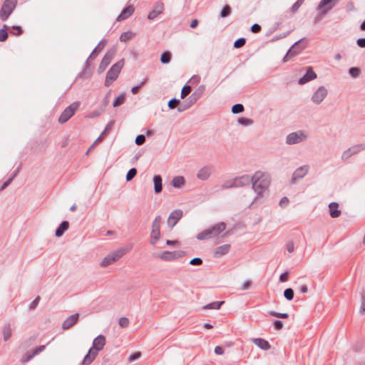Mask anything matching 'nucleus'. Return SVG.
Returning a JSON list of instances; mask_svg holds the SVG:
<instances>
[{
    "instance_id": "f257e3e1",
    "label": "nucleus",
    "mask_w": 365,
    "mask_h": 365,
    "mask_svg": "<svg viewBox=\"0 0 365 365\" xmlns=\"http://www.w3.org/2000/svg\"><path fill=\"white\" fill-rule=\"evenodd\" d=\"M252 188L257 193L256 197L250 206L255 203H262L261 199L264 197V192L268 190L270 185V179L268 175L261 171H257L252 175Z\"/></svg>"
},
{
    "instance_id": "f03ea898",
    "label": "nucleus",
    "mask_w": 365,
    "mask_h": 365,
    "mask_svg": "<svg viewBox=\"0 0 365 365\" xmlns=\"http://www.w3.org/2000/svg\"><path fill=\"white\" fill-rule=\"evenodd\" d=\"M124 58H121L118 62L114 63L108 71L105 80V86L106 87L110 86L113 83V82L117 79L119 73H120L124 66Z\"/></svg>"
},
{
    "instance_id": "7ed1b4c3",
    "label": "nucleus",
    "mask_w": 365,
    "mask_h": 365,
    "mask_svg": "<svg viewBox=\"0 0 365 365\" xmlns=\"http://www.w3.org/2000/svg\"><path fill=\"white\" fill-rule=\"evenodd\" d=\"M226 228V224L223 222H219L211 228L207 229L200 233H199L197 236V238L200 240L210 239L213 237H216L220 235L222 232H223Z\"/></svg>"
},
{
    "instance_id": "20e7f679",
    "label": "nucleus",
    "mask_w": 365,
    "mask_h": 365,
    "mask_svg": "<svg viewBox=\"0 0 365 365\" xmlns=\"http://www.w3.org/2000/svg\"><path fill=\"white\" fill-rule=\"evenodd\" d=\"M80 103L78 101H76L66 107L59 116L58 120V123L60 124H63L68 121L78 109Z\"/></svg>"
},
{
    "instance_id": "39448f33",
    "label": "nucleus",
    "mask_w": 365,
    "mask_h": 365,
    "mask_svg": "<svg viewBox=\"0 0 365 365\" xmlns=\"http://www.w3.org/2000/svg\"><path fill=\"white\" fill-rule=\"evenodd\" d=\"M17 4V0H5L0 10L2 21H6L12 14Z\"/></svg>"
},
{
    "instance_id": "423d86ee",
    "label": "nucleus",
    "mask_w": 365,
    "mask_h": 365,
    "mask_svg": "<svg viewBox=\"0 0 365 365\" xmlns=\"http://www.w3.org/2000/svg\"><path fill=\"white\" fill-rule=\"evenodd\" d=\"M126 253V250L125 248H120L106 256L103 259L101 262V266L107 267L120 257H122Z\"/></svg>"
},
{
    "instance_id": "0eeeda50",
    "label": "nucleus",
    "mask_w": 365,
    "mask_h": 365,
    "mask_svg": "<svg viewBox=\"0 0 365 365\" xmlns=\"http://www.w3.org/2000/svg\"><path fill=\"white\" fill-rule=\"evenodd\" d=\"M304 40V38L299 39L290 47L283 58L284 62L287 61L290 58L299 54L306 48Z\"/></svg>"
},
{
    "instance_id": "6e6552de",
    "label": "nucleus",
    "mask_w": 365,
    "mask_h": 365,
    "mask_svg": "<svg viewBox=\"0 0 365 365\" xmlns=\"http://www.w3.org/2000/svg\"><path fill=\"white\" fill-rule=\"evenodd\" d=\"M162 218L160 215L155 217L152 223V230L150 232V244L155 245L157 240L160 238V225Z\"/></svg>"
},
{
    "instance_id": "1a4fd4ad",
    "label": "nucleus",
    "mask_w": 365,
    "mask_h": 365,
    "mask_svg": "<svg viewBox=\"0 0 365 365\" xmlns=\"http://www.w3.org/2000/svg\"><path fill=\"white\" fill-rule=\"evenodd\" d=\"M116 48L115 47H113L107 51L98 66V73H103L106 69L110 63L111 61L114 58Z\"/></svg>"
},
{
    "instance_id": "9d476101",
    "label": "nucleus",
    "mask_w": 365,
    "mask_h": 365,
    "mask_svg": "<svg viewBox=\"0 0 365 365\" xmlns=\"http://www.w3.org/2000/svg\"><path fill=\"white\" fill-rule=\"evenodd\" d=\"M334 0H321L317 6L319 15L315 18V22L319 19L320 16H325L335 6Z\"/></svg>"
},
{
    "instance_id": "9b49d317",
    "label": "nucleus",
    "mask_w": 365,
    "mask_h": 365,
    "mask_svg": "<svg viewBox=\"0 0 365 365\" xmlns=\"http://www.w3.org/2000/svg\"><path fill=\"white\" fill-rule=\"evenodd\" d=\"M334 0H321L317 6L319 15L315 18V22L319 19L320 16H325L335 6Z\"/></svg>"
},
{
    "instance_id": "f8f14e48",
    "label": "nucleus",
    "mask_w": 365,
    "mask_h": 365,
    "mask_svg": "<svg viewBox=\"0 0 365 365\" xmlns=\"http://www.w3.org/2000/svg\"><path fill=\"white\" fill-rule=\"evenodd\" d=\"M307 137L302 130L293 132L287 136L286 143L288 145L297 144L307 139Z\"/></svg>"
},
{
    "instance_id": "ddd939ff",
    "label": "nucleus",
    "mask_w": 365,
    "mask_h": 365,
    "mask_svg": "<svg viewBox=\"0 0 365 365\" xmlns=\"http://www.w3.org/2000/svg\"><path fill=\"white\" fill-rule=\"evenodd\" d=\"M185 255V252L180 250V251H164L162 252L159 257L164 261L170 262L173 261L176 259L181 258Z\"/></svg>"
},
{
    "instance_id": "4468645a",
    "label": "nucleus",
    "mask_w": 365,
    "mask_h": 365,
    "mask_svg": "<svg viewBox=\"0 0 365 365\" xmlns=\"http://www.w3.org/2000/svg\"><path fill=\"white\" fill-rule=\"evenodd\" d=\"M327 93L328 91L324 86H319L312 96V102L317 105L321 103L327 96Z\"/></svg>"
},
{
    "instance_id": "2eb2a0df",
    "label": "nucleus",
    "mask_w": 365,
    "mask_h": 365,
    "mask_svg": "<svg viewBox=\"0 0 365 365\" xmlns=\"http://www.w3.org/2000/svg\"><path fill=\"white\" fill-rule=\"evenodd\" d=\"M183 212L181 210L177 209L173 210L169 215L167 223L168 226L173 229L174 226L182 218Z\"/></svg>"
},
{
    "instance_id": "dca6fc26",
    "label": "nucleus",
    "mask_w": 365,
    "mask_h": 365,
    "mask_svg": "<svg viewBox=\"0 0 365 365\" xmlns=\"http://www.w3.org/2000/svg\"><path fill=\"white\" fill-rule=\"evenodd\" d=\"M46 349L45 345H41L36 347L34 350L27 351L21 358V361L22 363H27L31 360L36 355L40 354Z\"/></svg>"
},
{
    "instance_id": "f3484780",
    "label": "nucleus",
    "mask_w": 365,
    "mask_h": 365,
    "mask_svg": "<svg viewBox=\"0 0 365 365\" xmlns=\"http://www.w3.org/2000/svg\"><path fill=\"white\" fill-rule=\"evenodd\" d=\"M309 169L307 165L298 168L292 174L291 182L294 184L298 179L303 178L308 173Z\"/></svg>"
},
{
    "instance_id": "a211bd4d",
    "label": "nucleus",
    "mask_w": 365,
    "mask_h": 365,
    "mask_svg": "<svg viewBox=\"0 0 365 365\" xmlns=\"http://www.w3.org/2000/svg\"><path fill=\"white\" fill-rule=\"evenodd\" d=\"M316 78H317V74L314 71L313 68L311 66H309L307 68L306 73L299 79L298 83L299 85H304V84L309 82L310 81L315 79Z\"/></svg>"
},
{
    "instance_id": "6ab92c4d",
    "label": "nucleus",
    "mask_w": 365,
    "mask_h": 365,
    "mask_svg": "<svg viewBox=\"0 0 365 365\" xmlns=\"http://www.w3.org/2000/svg\"><path fill=\"white\" fill-rule=\"evenodd\" d=\"M234 179L235 187H242L249 185L252 180V176L247 174L236 177Z\"/></svg>"
},
{
    "instance_id": "aec40b11",
    "label": "nucleus",
    "mask_w": 365,
    "mask_h": 365,
    "mask_svg": "<svg viewBox=\"0 0 365 365\" xmlns=\"http://www.w3.org/2000/svg\"><path fill=\"white\" fill-rule=\"evenodd\" d=\"M106 43H107V40H106L104 38L102 39L98 43L97 46L93 50V51L91 52V53L90 54L88 58H87V60L86 61V65L88 63L89 61H93L98 56V53L103 49V48L105 47Z\"/></svg>"
},
{
    "instance_id": "412c9836",
    "label": "nucleus",
    "mask_w": 365,
    "mask_h": 365,
    "mask_svg": "<svg viewBox=\"0 0 365 365\" xmlns=\"http://www.w3.org/2000/svg\"><path fill=\"white\" fill-rule=\"evenodd\" d=\"M106 344V337L100 334L93 339V346L91 349L96 351L98 353L99 351L102 350Z\"/></svg>"
},
{
    "instance_id": "4be33fe9",
    "label": "nucleus",
    "mask_w": 365,
    "mask_h": 365,
    "mask_svg": "<svg viewBox=\"0 0 365 365\" xmlns=\"http://www.w3.org/2000/svg\"><path fill=\"white\" fill-rule=\"evenodd\" d=\"M213 171L212 166H205L199 170L197 178L200 180H207L211 175Z\"/></svg>"
},
{
    "instance_id": "5701e85b",
    "label": "nucleus",
    "mask_w": 365,
    "mask_h": 365,
    "mask_svg": "<svg viewBox=\"0 0 365 365\" xmlns=\"http://www.w3.org/2000/svg\"><path fill=\"white\" fill-rule=\"evenodd\" d=\"M79 317V314L76 313L69 316L63 323L62 329H68L72 327L78 321Z\"/></svg>"
},
{
    "instance_id": "b1692460",
    "label": "nucleus",
    "mask_w": 365,
    "mask_h": 365,
    "mask_svg": "<svg viewBox=\"0 0 365 365\" xmlns=\"http://www.w3.org/2000/svg\"><path fill=\"white\" fill-rule=\"evenodd\" d=\"M134 11L135 9L133 6L128 5L122 10L121 13L118 15L116 20L120 21L128 19L134 13Z\"/></svg>"
},
{
    "instance_id": "393cba45",
    "label": "nucleus",
    "mask_w": 365,
    "mask_h": 365,
    "mask_svg": "<svg viewBox=\"0 0 365 365\" xmlns=\"http://www.w3.org/2000/svg\"><path fill=\"white\" fill-rule=\"evenodd\" d=\"M197 101L191 95L185 100L181 105L178 108L179 112L185 111L189 109L192 105H194Z\"/></svg>"
},
{
    "instance_id": "a878e982",
    "label": "nucleus",
    "mask_w": 365,
    "mask_h": 365,
    "mask_svg": "<svg viewBox=\"0 0 365 365\" xmlns=\"http://www.w3.org/2000/svg\"><path fill=\"white\" fill-rule=\"evenodd\" d=\"M164 10V4L163 3H158L154 9L149 13L148 19L149 20H153L159 14H162Z\"/></svg>"
},
{
    "instance_id": "bb28decb",
    "label": "nucleus",
    "mask_w": 365,
    "mask_h": 365,
    "mask_svg": "<svg viewBox=\"0 0 365 365\" xmlns=\"http://www.w3.org/2000/svg\"><path fill=\"white\" fill-rule=\"evenodd\" d=\"M230 250V245L228 244H225L215 248L214 252V257L215 258H220L222 256L227 254Z\"/></svg>"
},
{
    "instance_id": "cd10ccee",
    "label": "nucleus",
    "mask_w": 365,
    "mask_h": 365,
    "mask_svg": "<svg viewBox=\"0 0 365 365\" xmlns=\"http://www.w3.org/2000/svg\"><path fill=\"white\" fill-rule=\"evenodd\" d=\"M98 353L96 351L93 350V349H90L87 354L84 356L83 360L81 362V365L91 364L94 361Z\"/></svg>"
},
{
    "instance_id": "c85d7f7f",
    "label": "nucleus",
    "mask_w": 365,
    "mask_h": 365,
    "mask_svg": "<svg viewBox=\"0 0 365 365\" xmlns=\"http://www.w3.org/2000/svg\"><path fill=\"white\" fill-rule=\"evenodd\" d=\"M154 184V191L156 194L162 192L163 190V179L160 175H155L153 178Z\"/></svg>"
},
{
    "instance_id": "c756f323",
    "label": "nucleus",
    "mask_w": 365,
    "mask_h": 365,
    "mask_svg": "<svg viewBox=\"0 0 365 365\" xmlns=\"http://www.w3.org/2000/svg\"><path fill=\"white\" fill-rule=\"evenodd\" d=\"M253 343L262 350L267 351L271 348L269 343L262 338H256L252 339Z\"/></svg>"
},
{
    "instance_id": "7c9ffc66",
    "label": "nucleus",
    "mask_w": 365,
    "mask_h": 365,
    "mask_svg": "<svg viewBox=\"0 0 365 365\" xmlns=\"http://www.w3.org/2000/svg\"><path fill=\"white\" fill-rule=\"evenodd\" d=\"M329 214L333 218H336L341 215V210H339V204L333 202L329 205Z\"/></svg>"
},
{
    "instance_id": "2f4dec72",
    "label": "nucleus",
    "mask_w": 365,
    "mask_h": 365,
    "mask_svg": "<svg viewBox=\"0 0 365 365\" xmlns=\"http://www.w3.org/2000/svg\"><path fill=\"white\" fill-rule=\"evenodd\" d=\"M69 222L66 220L63 221L59 226L56 228L55 235L57 237L63 236L64 232L68 229Z\"/></svg>"
},
{
    "instance_id": "473e14b6",
    "label": "nucleus",
    "mask_w": 365,
    "mask_h": 365,
    "mask_svg": "<svg viewBox=\"0 0 365 365\" xmlns=\"http://www.w3.org/2000/svg\"><path fill=\"white\" fill-rule=\"evenodd\" d=\"M185 184V180L182 176H175L171 181V185L175 188H181Z\"/></svg>"
},
{
    "instance_id": "72a5a7b5",
    "label": "nucleus",
    "mask_w": 365,
    "mask_h": 365,
    "mask_svg": "<svg viewBox=\"0 0 365 365\" xmlns=\"http://www.w3.org/2000/svg\"><path fill=\"white\" fill-rule=\"evenodd\" d=\"M2 334L4 336V340L5 341H8L11 338L12 331L10 323H6V324H4L2 329Z\"/></svg>"
},
{
    "instance_id": "f704fd0d",
    "label": "nucleus",
    "mask_w": 365,
    "mask_h": 365,
    "mask_svg": "<svg viewBox=\"0 0 365 365\" xmlns=\"http://www.w3.org/2000/svg\"><path fill=\"white\" fill-rule=\"evenodd\" d=\"M205 91V86L200 85L198 86L195 91L191 94V96L195 98V100L198 101L203 95Z\"/></svg>"
},
{
    "instance_id": "c9c22d12",
    "label": "nucleus",
    "mask_w": 365,
    "mask_h": 365,
    "mask_svg": "<svg viewBox=\"0 0 365 365\" xmlns=\"http://www.w3.org/2000/svg\"><path fill=\"white\" fill-rule=\"evenodd\" d=\"M349 150L351 151V155H354L360 153L361 151L365 150V144L364 143H359L354 145L349 148Z\"/></svg>"
},
{
    "instance_id": "e433bc0d",
    "label": "nucleus",
    "mask_w": 365,
    "mask_h": 365,
    "mask_svg": "<svg viewBox=\"0 0 365 365\" xmlns=\"http://www.w3.org/2000/svg\"><path fill=\"white\" fill-rule=\"evenodd\" d=\"M225 303L224 301L220 302H214L210 304L205 305L202 309H219L221 306Z\"/></svg>"
},
{
    "instance_id": "4c0bfd02",
    "label": "nucleus",
    "mask_w": 365,
    "mask_h": 365,
    "mask_svg": "<svg viewBox=\"0 0 365 365\" xmlns=\"http://www.w3.org/2000/svg\"><path fill=\"white\" fill-rule=\"evenodd\" d=\"M172 58V54L170 51H163L160 56V62L163 64H168L170 62Z\"/></svg>"
},
{
    "instance_id": "58836bf2",
    "label": "nucleus",
    "mask_w": 365,
    "mask_h": 365,
    "mask_svg": "<svg viewBox=\"0 0 365 365\" xmlns=\"http://www.w3.org/2000/svg\"><path fill=\"white\" fill-rule=\"evenodd\" d=\"M125 101V95L124 93L118 96L113 101V107H118L124 103Z\"/></svg>"
},
{
    "instance_id": "ea45409f",
    "label": "nucleus",
    "mask_w": 365,
    "mask_h": 365,
    "mask_svg": "<svg viewBox=\"0 0 365 365\" xmlns=\"http://www.w3.org/2000/svg\"><path fill=\"white\" fill-rule=\"evenodd\" d=\"M348 73L352 78H356L361 74V69L358 67H351L349 69Z\"/></svg>"
},
{
    "instance_id": "a19ab883",
    "label": "nucleus",
    "mask_w": 365,
    "mask_h": 365,
    "mask_svg": "<svg viewBox=\"0 0 365 365\" xmlns=\"http://www.w3.org/2000/svg\"><path fill=\"white\" fill-rule=\"evenodd\" d=\"M7 26L4 24L3 28L0 29V42H4L7 40L9 34L6 31Z\"/></svg>"
},
{
    "instance_id": "79ce46f5",
    "label": "nucleus",
    "mask_w": 365,
    "mask_h": 365,
    "mask_svg": "<svg viewBox=\"0 0 365 365\" xmlns=\"http://www.w3.org/2000/svg\"><path fill=\"white\" fill-rule=\"evenodd\" d=\"M232 9L231 7L229 5H225L222 7L220 16L222 18L227 17L231 14Z\"/></svg>"
},
{
    "instance_id": "37998d69",
    "label": "nucleus",
    "mask_w": 365,
    "mask_h": 365,
    "mask_svg": "<svg viewBox=\"0 0 365 365\" xmlns=\"http://www.w3.org/2000/svg\"><path fill=\"white\" fill-rule=\"evenodd\" d=\"M231 110L234 114H238L242 113L245 110V108L242 104L236 103L232 106Z\"/></svg>"
},
{
    "instance_id": "c03bdc74",
    "label": "nucleus",
    "mask_w": 365,
    "mask_h": 365,
    "mask_svg": "<svg viewBox=\"0 0 365 365\" xmlns=\"http://www.w3.org/2000/svg\"><path fill=\"white\" fill-rule=\"evenodd\" d=\"M237 122L239 124L244 125V126L251 125L254 123L253 120H252L250 118H247L245 117L239 118L237 120Z\"/></svg>"
},
{
    "instance_id": "a18cd8bd",
    "label": "nucleus",
    "mask_w": 365,
    "mask_h": 365,
    "mask_svg": "<svg viewBox=\"0 0 365 365\" xmlns=\"http://www.w3.org/2000/svg\"><path fill=\"white\" fill-rule=\"evenodd\" d=\"M192 91V88L190 86L185 84L181 91L180 98L184 99Z\"/></svg>"
},
{
    "instance_id": "49530a36",
    "label": "nucleus",
    "mask_w": 365,
    "mask_h": 365,
    "mask_svg": "<svg viewBox=\"0 0 365 365\" xmlns=\"http://www.w3.org/2000/svg\"><path fill=\"white\" fill-rule=\"evenodd\" d=\"M235 179L229 180L225 181L222 185L221 188L222 190H227L230 188H235V183H234Z\"/></svg>"
},
{
    "instance_id": "de8ad7c7",
    "label": "nucleus",
    "mask_w": 365,
    "mask_h": 365,
    "mask_svg": "<svg viewBox=\"0 0 365 365\" xmlns=\"http://www.w3.org/2000/svg\"><path fill=\"white\" fill-rule=\"evenodd\" d=\"M359 313L363 315L365 313V290L361 292V307Z\"/></svg>"
},
{
    "instance_id": "09e8293b",
    "label": "nucleus",
    "mask_w": 365,
    "mask_h": 365,
    "mask_svg": "<svg viewBox=\"0 0 365 365\" xmlns=\"http://www.w3.org/2000/svg\"><path fill=\"white\" fill-rule=\"evenodd\" d=\"M133 34L131 31H125L121 34L120 36V41L122 42H125L132 38Z\"/></svg>"
},
{
    "instance_id": "8fccbe9b",
    "label": "nucleus",
    "mask_w": 365,
    "mask_h": 365,
    "mask_svg": "<svg viewBox=\"0 0 365 365\" xmlns=\"http://www.w3.org/2000/svg\"><path fill=\"white\" fill-rule=\"evenodd\" d=\"M294 295V290L292 288H287L284 291V297L285 299H287L289 301H291L293 299Z\"/></svg>"
},
{
    "instance_id": "3c124183",
    "label": "nucleus",
    "mask_w": 365,
    "mask_h": 365,
    "mask_svg": "<svg viewBox=\"0 0 365 365\" xmlns=\"http://www.w3.org/2000/svg\"><path fill=\"white\" fill-rule=\"evenodd\" d=\"M269 314L279 319H287L289 317V314L287 313H279L275 311H269Z\"/></svg>"
},
{
    "instance_id": "603ef678",
    "label": "nucleus",
    "mask_w": 365,
    "mask_h": 365,
    "mask_svg": "<svg viewBox=\"0 0 365 365\" xmlns=\"http://www.w3.org/2000/svg\"><path fill=\"white\" fill-rule=\"evenodd\" d=\"M136 175H137L136 168H130L126 174V177H125L126 180L127 181L132 180L135 177Z\"/></svg>"
},
{
    "instance_id": "864d4df0",
    "label": "nucleus",
    "mask_w": 365,
    "mask_h": 365,
    "mask_svg": "<svg viewBox=\"0 0 365 365\" xmlns=\"http://www.w3.org/2000/svg\"><path fill=\"white\" fill-rule=\"evenodd\" d=\"M304 1V0H297L290 8V11L293 14L296 13L299 10L300 6L303 4Z\"/></svg>"
},
{
    "instance_id": "5fc2aeb1",
    "label": "nucleus",
    "mask_w": 365,
    "mask_h": 365,
    "mask_svg": "<svg viewBox=\"0 0 365 365\" xmlns=\"http://www.w3.org/2000/svg\"><path fill=\"white\" fill-rule=\"evenodd\" d=\"M148 81V78H144L139 85L135 86L131 88V92L133 94H136L138 93L139 90L143 86H144Z\"/></svg>"
},
{
    "instance_id": "6e6d98bb",
    "label": "nucleus",
    "mask_w": 365,
    "mask_h": 365,
    "mask_svg": "<svg viewBox=\"0 0 365 365\" xmlns=\"http://www.w3.org/2000/svg\"><path fill=\"white\" fill-rule=\"evenodd\" d=\"M11 34L15 36H20L23 34V29L20 26H13Z\"/></svg>"
},
{
    "instance_id": "4d7b16f0",
    "label": "nucleus",
    "mask_w": 365,
    "mask_h": 365,
    "mask_svg": "<svg viewBox=\"0 0 365 365\" xmlns=\"http://www.w3.org/2000/svg\"><path fill=\"white\" fill-rule=\"evenodd\" d=\"M180 103V100L175 98L170 99L168 103V106L170 109H175L178 104Z\"/></svg>"
},
{
    "instance_id": "13d9d810",
    "label": "nucleus",
    "mask_w": 365,
    "mask_h": 365,
    "mask_svg": "<svg viewBox=\"0 0 365 365\" xmlns=\"http://www.w3.org/2000/svg\"><path fill=\"white\" fill-rule=\"evenodd\" d=\"M245 43H246V39L245 38H243V37L240 38L234 42V47L236 48H240L242 47L245 44Z\"/></svg>"
},
{
    "instance_id": "bf43d9fd",
    "label": "nucleus",
    "mask_w": 365,
    "mask_h": 365,
    "mask_svg": "<svg viewBox=\"0 0 365 365\" xmlns=\"http://www.w3.org/2000/svg\"><path fill=\"white\" fill-rule=\"evenodd\" d=\"M114 124H115L114 120L109 121L108 123L106 125L105 129L102 132L101 135H104L107 134L110 130H111Z\"/></svg>"
},
{
    "instance_id": "052dcab7",
    "label": "nucleus",
    "mask_w": 365,
    "mask_h": 365,
    "mask_svg": "<svg viewBox=\"0 0 365 365\" xmlns=\"http://www.w3.org/2000/svg\"><path fill=\"white\" fill-rule=\"evenodd\" d=\"M145 142V136L143 134L137 135L135 143L137 145H142Z\"/></svg>"
},
{
    "instance_id": "680f3d73",
    "label": "nucleus",
    "mask_w": 365,
    "mask_h": 365,
    "mask_svg": "<svg viewBox=\"0 0 365 365\" xmlns=\"http://www.w3.org/2000/svg\"><path fill=\"white\" fill-rule=\"evenodd\" d=\"M119 326L122 328H125L129 325V319L125 317H121L118 322Z\"/></svg>"
},
{
    "instance_id": "e2e57ef3",
    "label": "nucleus",
    "mask_w": 365,
    "mask_h": 365,
    "mask_svg": "<svg viewBox=\"0 0 365 365\" xmlns=\"http://www.w3.org/2000/svg\"><path fill=\"white\" fill-rule=\"evenodd\" d=\"M141 356V353L140 351H136L133 353L129 357H128V361L133 362L135 360L138 359Z\"/></svg>"
},
{
    "instance_id": "0e129e2a",
    "label": "nucleus",
    "mask_w": 365,
    "mask_h": 365,
    "mask_svg": "<svg viewBox=\"0 0 365 365\" xmlns=\"http://www.w3.org/2000/svg\"><path fill=\"white\" fill-rule=\"evenodd\" d=\"M351 156H352V155H351V151H350L349 148H348L347 150H346L343 152V153L341 155V160L343 161H346Z\"/></svg>"
},
{
    "instance_id": "69168bd1",
    "label": "nucleus",
    "mask_w": 365,
    "mask_h": 365,
    "mask_svg": "<svg viewBox=\"0 0 365 365\" xmlns=\"http://www.w3.org/2000/svg\"><path fill=\"white\" fill-rule=\"evenodd\" d=\"M273 326L276 330H281L283 328L284 323L280 320H274Z\"/></svg>"
},
{
    "instance_id": "338daca9",
    "label": "nucleus",
    "mask_w": 365,
    "mask_h": 365,
    "mask_svg": "<svg viewBox=\"0 0 365 365\" xmlns=\"http://www.w3.org/2000/svg\"><path fill=\"white\" fill-rule=\"evenodd\" d=\"M202 264V259L200 257H195L190 261L191 265H201Z\"/></svg>"
},
{
    "instance_id": "774afa93",
    "label": "nucleus",
    "mask_w": 365,
    "mask_h": 365,
    "mask_svg": "<svg viewBox=\"0 0 365 365\" xmlns=\"http://www.w3.org/2000/svg\"><path fill=\"white\" fill-rule=\"evenodd\" d=\"M40 299H41V298L39 296L36 297V299L30 304L29 309L31 310L35 309L36 308V307L38 306V304L40 302Z\"/></svg>"
}]
</instances>
